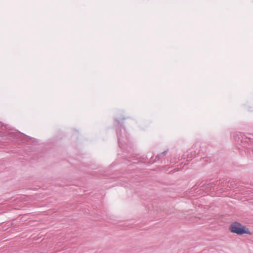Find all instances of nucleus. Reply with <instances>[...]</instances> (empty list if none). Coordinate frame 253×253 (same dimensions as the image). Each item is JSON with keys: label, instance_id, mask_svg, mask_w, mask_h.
I'll use <instances>...</instances> for the list:
<instances>
[{"label": "nucleus", "instance_id": "obj_1", "mask_svg": "<svg viewBox=\"0 0 253 253\" xmlns=\"http://www.w3.org/2000/svg\"><path fill=\"white\" fill-rule=\"evenodd\" d=\"M230 229L232 232L239 235L250 234V231L248 228L238 222H235L232 224Z\"/></svg>", "mask_w": 253, "mask_h": 253}]
</instances>
